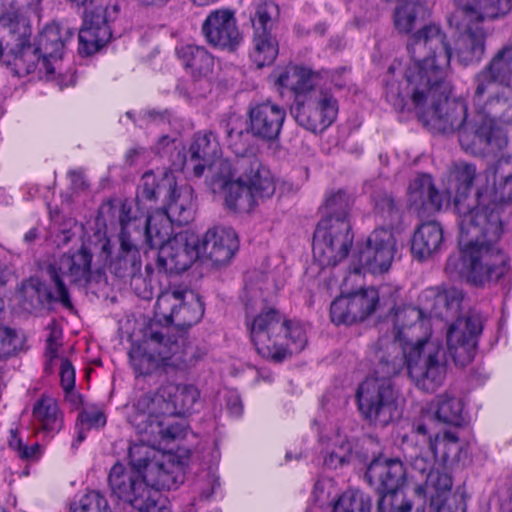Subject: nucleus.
I'll return each instance as SVG.
<instances>
[{
	"label": "nucleus",
	"instance_id": "nucleus-1",
	"mask_svg": "<svg viewBox=\"0 0 512 512\" xmlns=\"http://www.w3.org/2000/svg\"><path fill=\"white\" fill-rule=\"evenodd\" d=\"M412 63L401 81L394 78L395 64L387 72L385 96L398 111L411 101L419 120L431 132L456 134L461 147L471 153L481 152L475 112H468L465 101L452 98L448 80L452 47L446 34L428 26L415 34L409 46Z\"/></svg>",
	"mask_w": 512,
	"mask_h": 512
},
{
	"label": "nucleus",
	"instance_id": "nucleus-2",
	"mask_svg": "<svg viewBox=\"0 0 512 512\" xmlns=\"http://www.w3.org/2000/svg\"><path fill=\"white\" fill-rule=\"evenodd\" d=\"M373 373L357 388L356 400L361 416L370 424L385 427L397 414V396L392 379L404 365L417 388L434 392L440 387L447 372V350L438 340L416 338L415 342L400 347L388 338L376 343Z\"/></svg>",
	"mask_w": 512,
	"mask_h": 512
},
{
	"label": "nucleus",
	"instance_id": "nucleus-3",
	"mask_svg": "<svg viewBox=\"0 0 512 512\" xmlns=\"http://www.w3.org/2000/svg\"><path fill=\"white\" fill-rule=\"evenodd\" d=\"M511 201L500 197L495 182L491 191L478 190L471 204L466 205L457 199L460 253L449 256L445 267L447 272L463 271L466 264L503 249L500 246L504 231L503 213L505 202Z\"/></svg>",
	"mask_w": 512,
	"mask_h": 512
},
{
	"label": "nucleus",
	"instance_id": "nucleus-4",
	"mask_svg": "<svg viewBox=\"0 0 512 512\" xmlns=\"http://www.w3.org/2000/svg\"><path fill=\"white\" fill-rule=\"evenodd\" d=\"M247 325L257 353L275 362L301 352L307 343L302 326L287 320L275 308L263 309Z\"/></svg>",
	"mask_w": 512,
	"mask_h": 512
},
{
	"label": "nucleus",
	"instance_id": "nucleus-5",
	"mask_svg": "<svg viewBox=\"0 0 512 512\" xmlns=\"http://www.w3.org/2000/svg\"><path fill=\"white\" fill-rule=\"evenodd\" d=\"M411 477L417 482L415 493L428 501L435 512H466L462 494H450L453 481L441 463L434 461L429 452L422 455L409 454Z\"/></svg>",
	"mask_w": 512,
	"mask_h": 512
},
{
	"label": "nucleus",
	"instance_id": "nucleus-6",
	"mask_svg": "<svg viewBox=\"0 0 512 512\" xmlns=\"http://www.w3.org/2000/svg\"><path fill=\"white\" fill-rule=\"evenodd\" d=\"M166 328L151 325L144 334L141 345L129 351L131 366L137 376L161 375L168 368H182L189 364L178 355L179 344L165 332Z\"/></svg>",
	"mask_w": 512,
	"mask_h": 512
},
{
	"label": "nucleus",
	"instance_id": "nucleus-7",
	"mask_svg": "<svg viewBox=\"0 0 512 512\" xmlns=\"http://www.w3.org/2000/svg\"><path fill=\"white\" fill-rule=\"evenodd\" d=\"M92 258L91 243L83 244L73 254H63L57 262L47 267V274L54 285L55 293L44 286L37 287L36 292L39 296L43 295L48 302H59L64 308L73 310V303L63 277H68L76 286L86 287L91 279Z\"/></svg>",
	"mask_w": 512,
	"mask_h": 512
},
{
	"label": "nucleus",
	"instance_id": "nucleus-8",
	"mask_svg": "<svg viewBox=\"0 0 512 512\" xmlns=\"http://www.w3.org/2000/svg\"><path fill=\"white\" fill-rule=\"evenodd\" d=\"M0 31L7 32L14 41L13 47L5 54V65L18 77L34 72L42 56L30 43L28 19L14 11L5 12L0 16Z\"/></svg>",
	"mask_w": 512,
	"mask_h": 512
},
{
	"label": "nucleus",
	"instance_id": "nucleus-9",
	"mask_svg": "<svg viewBox=\"0 0 512 512\" xmlns=\"http://www.w3.org/2000/svg\"><path fill=\"white\" fill-rule=\"evenodd\" d=\"M354 240L350 221L321 219L313 235V257L321 268L335 267L349 254Z\"/></svg>",
	"mask_w": 512,
	"mask_h": 512
},
{
	"label": "nucleus",
	"instance_id": "nucleus-10",
	"mask_svg": "<svg viewBox=\"0 0 512 512\" xmlns=\"http://www.w3.org/2000/svg\"><path fill=\"white\" fill-rule=\"evenodd\" d=\"M477 120L481 152L489 147L501 148L505 139L497 121L512 123V89H505L489 96L482 108L474 110Z\"/></svg>",
	"mask_w": 512,
	"mask_h": 512
},
{
	"label": "nucleus",
	"instance_id": "nucleus-11",
	"mask_svg": "<svg viewBox=\"0 0 512 512\" xmlns=\"http://www.w3.org/2000/svg\"><path fill=\"white\" fill-rule=\"evenodd\" d=\"M173 387L160 386L154 392H147L137 397L128 414V422L139 435H158L160 422L171 418L174 408L170 405V391Z\"/></svg>",
	"mask_w": 512,
	"mask_h": 512
},
{
	"label": "nucleus",
	"instance_id": "nucleus-12",
	"mask_svg": "<svg viewBox=\"0 0 512 512\" xmlns=\"http://www.w3.org/2000/svg\"><path fill=\"white\" fill-rule=\"evenodd\" d=\"M259 173H250L246 178L238 177L221 192L226 206L233 211H249L258 199H268L275 193V183L267 167L260 164Z\"/></svg>",
	"mask_w": 512,
	"mask_h": 512
},
{
	"label": "nucleus",
	"instance_id": "nucleus-13",
	"mask_svg": "<svg viewBox=\"0 0 512 512\" xmlns=\"http://www.w3.org/2000/svg\"><path fill=\"white\" fill-rule=\"evenodd\" d=\"M108 484L113 495L139 512H152L156 508L159 495L147 487L141 473L116 463L109 472Z\"/></svg>",
	"mask_w": 512,
	"mask_h": 512
},
{
	"label": "nucleus",
	"instance_id": "nucleus-14",
	"mask_svg": "<svg viewBox=\"0 0 512 512\" xmlns=\"http://www.w3.org/2000/svg\"><path fill=\"white\" fill-rule=\"evenodd\" d=\"M204 314V306L198 296L184 290L162 292L155 304V316L159 322L175 325L181 329L198 323Z\"/></svg>",
	"mask_w": 512,
	"mask_h": 512
},
{
	"label": "nucleus",
	"instance_id": "nucleus-15",
	"mask_svg": "<svg viewBox=\"0 0 512 512\" xmlns=\"http://www.w3.org/2000/svg\"><path fill=\"white\" fill-rule=\"evenodd\" d=\"M396 250V239L391 229L376 228L355 252L353 270L355 273L382 274L387 272L394 260Z\"/></svg>",
	"mask_w": 512,
	"mask_h": 512
},
{
	"label": "nucleus",
	"instance_id": "nucleus-16",
	"mask_svg": "<svg viewBox=\"0 0 512 512\" xmlns=\"http://www.w3.org/2000/svg\"><path fill=\"white\" fill-rule=\"evenodd\" d=\"M482 331L483 320L477 312H469L450 325L447 350L456 366L465 367L473 361Z\"/></svg>",
	"mask_w": 512,
	"mask_h": 512
},
{
	"label": "nucleus",
	"instance_id": "nucleus-17",
	"mask_svg": "<svg viewBox=\"0 0 512 512\" xmlns=\"http://www.w3.org/2000/svg\"><path fill=\"white\" fill-rule=\"evenodd\" d=\"M290 112L300 126L315 133L323 131L335 121L338 102L333 95L322 91L308 98L300 96L298 102H293Z\"/></svg>",
	"mask_w": 512,
	"mask_h": 512
},
{
	"label": "nucleus",
	"instance_id": "nucleus-18",
	"mask_svg": "<svg viewBox=\"0 0 512 512\" xmlns=\"http://www.w3.org/2000/svg\"><path fill=\"white\" fill-rule=\"evenodd\" d=\"M118 221L120 226L128 227L130 235L139 232V245L147 244L150 248L160 249L169 240L173 233L172 223L162 212L153 216L132 215L131 207L126 203L121 205Z\"/></svg>",
	"mask_w": 512,
	"mask_h": 512
},
{
	"label": "nucleus",
	"instance_id": "nucleus-19",
	"mask_svg": "<svg viewBox=\"0 0 512 512\" xmlns=\"http://www.w3.org/2000/svg\"><path fill=\"white\" fill-rule=\"evenodd\" d=\"M200 239L187 232L177 233L158 250L157 268L168 275L180 274L200 258Z\"/></svg>",
	"mask_w": 512,
	"mask_h": 512
},
{
	"label": "nucleus",
	"instance_id": "nucleus-20",
	"mask_svg": "<svg viewBox=\"0 0 512 512\" xmlns=\"http://www.w3.org/2000/svg\"><path fill=\"white\" fill-rule=\"evenodd\" d=\"M452 274L465 275L475 285L485 283L500 284L507 293L512 291V267L509 257L503 249L494 250L492 254L465 265V270L454 271Z\"/></svg>",
	"mask_w": 512,
	"mask_h": 512
},
{
	"label": "nucleus",
	"instance_id": "nucleus-21",
	"mask_svg": "<svg viewBox=\"0 0 512 512\" xmlns=\"http://www.w3.org/2000/svg\"><path fill=\"white\" fill-rule=\"evenodd\" d=\"M118 12V6L112 5L85 13L83 25L78 32L79 54L91 55L110 41L112 31L109 23Z\"/></svg>",
	"mask_w": 512,
	"mask_h": 512
},
{
	"label": "nucleus",
	"instance_id": "nucleus-22",
	"mask_svg": "<svg viewBox=\"0 0 512 512\" xmlns=\"http://www.w3.org/2000/svg\"><path fill=\"white\" fill-rule=\"evenodd\" d=\"M201 32L211 46L230 52L243 40L235 13L228 8L211 11L202 23Z\"/></svg>",
	"mask_w": 512,
	"mask_h": 512
},
{
	"label": "nucleus",
	"instance_id": "nucleus-23",
	"mask_svg": "<svg viewBox=\"0 0 512 512\" xmlns=\"http://www.w3.org/2000/svg\"><path fill=\"white\" fill-rule=\"evenodd\" d=\"M379 302L376 289L368 288L341 295L330 306V317L336 325H351L372 314Z\"/></svg>",
	"mask_w": 512,
	"mask_h": 512
},
{
	"label": "nucleus",
	"instance_id": "nucleus-24",
	"mask_svg": "<svg viewBox=\"0 0 512 512\" xmlns=\"http://www.w3.org/2000/svg\"><path fill=\"white\" fill-rule=\"evenodd\" d=\"M285 119V108L271 100L250 103L247 109L250 131L254 138L262 142L277 140Z\"/></svg>",
	"mask_w": 512,
	"mask_h": 512
},
{
	"label": "nucleus",
	"instance_id": "nucleus-25",
	"mask_svg": "<svg viewBox=\"0 0 512 512\" xmlns=\"http://www.w3.org/2000/svg\"><path fill=\"white\" fill-rule=\"evenodd\" d=\"M200 257L209 260L214 266L230 262L239 249V239L231 227L215 226L206 231L200 239Z\"/></svg>",
	"mask_w": 512,
	"mask_h": 512
},
{
	"label": "nucleus",
	"instance_id": "nucleus-26",
	"mask_svg": "<svg viewBox=\"0 0 512 512\" xmlns=\"http://www.w3.org/2000/svg\"><path fill=\"white\" fill-rule=\"evenodd\" d=\"M128 227L120 226L118 235L119 250L110 261L109 270L119 278H135L141 272L142 261L140 255L139 232L129 234Z\"/></svg>",
	"mask_w": 512,
	"mask_h": 512
},
{
	"label": "nucleus",
	"instance_id": "nucleus-27",
	"mask_svg": "<svg viewBox=\"0 0 512 512\" xmlns=\"http://www.w3.org/2000/svg\"><path fill=\"white\" fill-rule=\"evenodd\" d=\"M408 203L419 216H430L441 210L445 196L435 186L432 176L418 173L408 186Z\"/></svg>",
	"mask_w": 512,
	"mask_h": 512
},
{
	"label": "nucleus",
	"instance_id": "nucleus-28",
	"mask_svg": "<svg viewBox=\"0 0 512 512\" xmlns=\"http://www.w3.org/2000/svg\"><path fill=\"white\" fill-rule=\"evenodd\" d=\"M463 29L455 42V54L458 62L463 66L478 64L486 50L487 32L475 21L462 18Z\"/></svg>",
	"mask_w": 512,
	"mask_h": 512
},
{
	"label": "nucleus",
	"instance_id": "nucleus-29",
	"mask_svg": "<svg viewBox=\"0 0 512 512\" xmlns=\"http://www.w3.org/2000/svg\"><path fill=\"white\" fill-rule=\"evenodd\" d=\"M406 470L399 459H374L367 467L365 479L382 494L389 491H403L401 486Z\"/></svg>",
	"mask_w": 512,
	"mask_h": 512
},
{
	"label": "nucleus",
	"instance_id": "nucleus-30",
	"mask_svg": "<svg viewBox=\"0 0 512 512\" xmlns=\"http://www.w3.org/2000/svg\"><path fill=\"white\" fill-rule=\"evenodd\" d=\"M142 478L149 489L159 493L161 490L178 488L184 481V473L179 463L161 454L148 464L146 471L142 473Z\"/></svg>",
	"mask_w": 512,
	"mask_h": 512
},
{
	"label": "nucleus",
	"instance_id": "nucleus-31",
	"mask_svg": "<svg viewBox=\"0 0 512 512\" xmlns=\"http://www.w3.org/2000/svg\"><path fill=\"white\" fill-rule=\"evenodd\" d=\"M74 34L75 30L55 24L47 25L39 34L37 44L34 46L42 56V66L47 76L55 72L51 59L62 58L63 49Z\"/></svg>",
	"mask_w": 512,
	"mask_h": 512
},
{
	"label": "nucleus",
	"instance_id": "nucleus-32",
	"mask_svg": "<svg viewBox=\"0 0 512 512\" xmlns=\"http://www.w3.org/2000/svg\"><path fill=\"white\" fill-rule=\"evenodd\" d=\"M220 155L221 146L216 134L212 131L199 132L189 148V158L185 160V165L192 168L196 177H200Z\"/></svg>",
	"mask_w": 512,
	"mask_h": 512
},
{
	"label": "nucleus",
	"instance_id": "nucleus-33",
	"mask_svg": "<svg viewBox=\"0 0 512 512\" xmlns=\"http://www.w3.org/2000/svg\"><path fill=\"white\" fill-rule=\"evenodd\" d=\"M260 164L256 155L236 157L233 162L227 159L215 160L210 167L215 169L211 179L213 190L221 191L238 177L246 178L250 173H259Z\"/></svg>",
	"mask_w": 512,
	"mask_h": 512
},
{
	"label": "nucleus",
	"instance_id": "nucleus-34",
	"mask_svg": "<svg viewBox=\"0 0 512 512\" xmlns=\"http://www.w3.org/2000/svg\"><path fill=\"white\" fill-rule=\"evenodd\" d=\"M219 127L224 133L225 143L236 157L254 155L252 153L253 135L248 121L240 115L230 114L220 120Z\"/></svg>",
	"mask_w": 512,
	"mask_h": 512
},
{
	"label": "nucleus",
	"instance_id": "nucleus-35",
	"mask_svg": "<svg viewBox=\"0 0 512 512\" xmlns=\"http://www.w3.org/2000/svg\"><path fill=\"white\" fill-rule=\"evenodd\" d=\"M316 77L317 74L311 69L288 66L275 75V84L281 88H289L294 93V102H298L300 96L308 98L311 94L323 91L315 88Z\"/></svg>",
	"mask_w": 512,
	"mask_h": 512
},
{
	"label": "nucleus",
	"instance_id": "nucleus-36",
	"mask_svg": "<svg viewBox=\"0 0 512 512\" xmlns=\"http://www.w3.org/2000/svg\"><path fill=\"white\" fill-rule=\"evenodd\" d=\"M176 186V179L172 172H162L156 175L153 171L145 172L137 187L136 201L156 202L160 198L172 196Z\"/></svg>",
	"mask_w": 512,
	"mask_h": 512
},
{
	"label": "nucleus",
	"instance_id": "nucleus-37",
	"mask_svg": "<svg viewBox=\"0 0 512 512\" xmlns=\"http://www.w3.org/2000/svg\"><path fill=\"white\" fill-rule=\"evenodd\" d=\"M443 244V230L435 221L421 224L414 232L411 244V253L414 258L423 261L441 249Z\"/></svg>",
	"mask_w": 512,
	"mask_h": 512
},
{
	"label": "nucleus",
	"instance_id": "nucleus-38",
	"mask_svg": "<svg viewBox=\"0 0 512 512\" xmlns=\"http://www.w3.org/2000/svg\"><path fill=\"white\" fill-rule=\"evenodd\" d=\"M429 16L430 11L427 5L420 1L407 2L396 9L394 13V24L400 33H410L417 26L423 25L410 37L407 47L409 46L415 34L420 32L425 27L433 26V24H425ZM434 26L438 27L442 31L438 25L434 24ZM407 50L409 51L408 48Z\"/></svg>",
	"mask_w": 512,
	"mask_h": 512
},
{
	"label": "nucleus",
	"instance_id": "nucleus-39",
	"mask_svg": "<svg viewBox=\"0 0 512 512\" xmlns=\"http://www.w3.org/2000/svg\"><path fill=\"white\" fill-rule=\"evenodd\" d=\"M423 311L414 306L397 308L393 314L394 339L389 342H396L400 347L415 342L413 331L421 329Z\"/></svg>",
	"mask_w": 512,
	"mask_h": 512
},
{
	"label": "nucleus",
	"instance_id": "nucleus-40",
	"mask_svg": "<svg viewBox=\"0 0 512 512\" xmlns=\"http://www.w3.org/2000/svg\"><path fill=\"white\" fill-rule=\"evenodd\" d=\"M457 6L461 18L479 24L486 18L495 19L505 15L511 9L510 0H474L473 3L457 0Z\"/></svg>",
	"mask_w": 512,
	"mask_h": 512
},
{
	"label": "nucleus",
	"instance_id": "nucleus-41",
	"mask_svg": "<svg viewBox=\"0 0 512 512\" xmlns=\"http://www.w3.org/2000/svg\"><path fill=\"white\" fill-rule=\"evenodd\" d=\"M176 55L193 78L208 76L214 66V58L203 46L186 44L176 47Z\"/></svg>",
	"mask_w": 512,
	"mask_h": 512
},
{
	"label": "nucleus",
	"instance_id": "nucleus-42",
	"mask_svg": "<svg viewBox=\"0 0 512 512\" xmlns=\"http://www.w3.org/2000/svg\"><path fill=\"white\" fill-rule=\"evenodd\" d=\"M425 297L433 299L430 308L431 315L444 319L454 317L459 313L464 295L461 290L451 287L443 291L429 289L426 291Z\"/></svg>",
	"mask_w": 512,
	"mask_h": 512
},
{
	"label": "nucleus",
	"instance_id": "nucleus-43",
	"mask_svg": "<svg viewBox=\"0 0 512 512\" xmlns=\"http://www.w3.org/2000/svg\"><path fill=\"white\" fill-rule=\"evenodd\" d=\"M279 53V44L271 32L253 31L250 59L258 68L271 65Z\"/></svg>",
	"mask_w": 512,
	"mask_h": 512
},
{
	"label": "nucleus",
	"instance_id": "nucleus-44",
	"mask_svg": "<svg viewBox=\"0 0 512 512\" xmlns=\"http://www.w3.org/2000/svg\"><path fill=\"white\" fill-rule=\"evenodd\" d=\"M433 420L430 416L423 417L419 419L418 421L414 422L412 432L415 433L417 436H420L421 442L425 447H412L407 442L404 446V456L405 460L410 466V461L408 459L409 454H416V455H422L426 454L427 452L431 453L433 455L434 461L436 463H439L437 461V455H436V441L438 434L434 433L431 428Z\"/></svg>",
	"mask_w": 512,
	"mask_h": 512
},
{
	"label": "nucleus",
	"instance_id": "nucleus-45",
	"mask_svg": "<svg viewBox=\"0 0 512 512\" xmlns=\"http://www.w3.org/2000/svg\"><path fill=\"white\" fill-rule=\"evenodd\" d=\"M434 416L438 422L456 427L465 422L461 400L448 393L437 396Z\"/></svg>",
	"mask_w": 512,
	"mask_h": 512
},
{
	"label": "nucleus",
	"instance_id": "nucleus-46",
	"mask_svg": "<svg viewBox=\"0 0 512 512\" xmlns=\"http://www.w3.org/2000/svg\"><path fill=\"white\" fill-rule=\"evenodd\" d=\"M33 417L39 428L47 434H55L61 429L62 420L56 401L52 398L42 397L33 407Z\"/></svg>",
	"mask_w": 512,
	"mask_h": 512
},
{
	"label": "nucleus",
	"instance_id": "nucleus-47",
	"mask_svg": "<svg viewBox=\"0 0 512 512\" xmlns=\"http://www.w3.org/2000/svg\"><path fill=\"white\" fill-rule=\"evenodd\" d=\"M166 202L165 210L162 213L169 218L171 223L178 226L186 225L193 219V211L188 195L178 192L177 185L172 196L163 199Z\"/></svg>",
	"mask_w": 512,
	"mask_h": 512
},
{
	"label": "nucleus",
	"instance_id": "nucleus-48",
	"mask_svg": "<svg viewBox=\"0 0 512 512\" xmlns=\"http://www.w3.org/2000/svg\"><path fill=\"white\" fill-rule=\"evenodd\" d=\"M165 387H173L175 390L170 391L169 402L174 408L171 417L183 416L190 412L194 404L199 398V392L193 385H175L167 384Z\"/></svg>",
	"mask_w": 512,
	"mask_h": 512
},
{
	"label": "nucleus",
	"instance_id": "nucleus-49",
	"mask_svg": "<svg viewBox=\"0 0 512 512\" xmlns=\"http://www.w3.org/2000/svg\"><path fill=\"white\" fill-rule=\"evenodd\" d=\"M449 175L450 179L455 182V202L457 199H461L465 203L477 175L475 165L464 161L455 162L449 170Z\"/></svg>",
	"mask_w": 512,
	"mask_h": 512
},
{
	"label": "nucleus",
	"instance_id": "nucleus-50",
	"mask_svg": "<svg viewBox=\"0 0 512 512\" xmlns=\"http://www.w3.org/2000/svg\"><path fill=\"white\" fill-rule=\"evenodd\" d=\"M140 436L139 443L129 446L128 458L132 467L131 470L142 474L146 471L148 464L157 459L161 453L154 448L157 444H150L148 441H145L144 435Z\"/></svg>",
	"mask_w": 512,
	"mask_h": 512
},
{
	"label": "nucleus",
	"instance_id": "nucleus-51",
	"mask_svg": "<svg viewBox=\"0 0 512 512\" xmlns=\"http://www.w3.org/2000/svg\"><path fill=\"white\" fill-rule=\"evenodd\" d=\"M495 76L486 66L474 76L473 110L482 108L483 104L487 101V94L493 93L495 88L501 85L499 78Z\"/></svg>",
	"mask_w": 512,
	"mask_h": 512
},
{
	"label": "nucleus",
	"instance_id": "nucleus-52",
	"mask_svg": "<svg viewBox=\"0 0 512 512\" xmlns=\"http://www.w3.org/2000/svg\"><path fill=\"white\" fill-rule=\"evenodd\" d=\"M279 16V7L272 0H263L254 5V12L250 15L253 31L271 32L273 23Z\"/></svg>",
	"mask_w": 512,
	"mask_h": 512
},
{
	"label": "nucleus",
	"instance_id": "nucleus-53",
	"mask_svg": "<svg viewBox=\"0 0 512 512\" xmlns=\"http://www.w3.org/2000/svg\"><path fill=\"white\" fill-rule=\"evenodd\" d=\"M499 78L501 85L510 86L512 81V43L502 47L486 65Z\"/></svg>",
	"mask_w": 512,
	"mask_h": 512
},
{
	"label": "nucleus",
	"instance_id": "nucleus-54",
	"mask_svg": "<svg viewBox=\"0 0 512 512\" xmlns=\"http://www.w3.org/2000/svg\"><path fill=\"white\" fill-rule=\"evenodd\" d=\"M372 500L359 490H347L337 500L333 512H371Z\"/></svg>",
	"mask_w": 512,
	"mask_h": 512
},
{
	"label": "nucleus",
	"instance_id": "nucleus-55",
	"mask_svg": "<svg viewBox=\"0 0 512 512\" xmlns=\"http://www.w3.org/2000/svg\"><path fill=\"white\" fill-rule=\"evenodd\" d=\"M350 205V196L344 190H338L327 196L324 207L325 215L322 219L349 221Z\"/></svg>",
	"mask_w": 512,
	"mask_h": 512
},
{
	"label": "nucleus",
	"instance_id": "nucleus-56",
	"mask_svg": "<svg viewBox=\"0 0 512 512\" xmlns=\"http://www.w3.org/2000/svg\"><path fill=\"white\" fill-rule=\"evenodd\" d=\"M496 190L502 199H512V156L500 158L494 165Z\"/></svg>",
	"mask_w": 512,
	"mask_h": 512
},
{
	"label": "nucleus",
	"instance_id": "nucleus-57",
	"mask_svg": "<svg viewBox=\"0 0 512 512\" xmlns=\"http://www.w3.org/2000/svg\"><path fill=\"white\" fill-rule=\"evenodd\" d=\"M412 507L404 491L384 492L377 501V512H412Z\"/></svg>",
	"mask_w": 512,
	"mask_h": 512
},
{
	"label": "nucleus",
	"instance_id": "nucleus-58",
	"mask_svg": "<svg viewBox=\"0 0 512 512\" xmlns=\"http://www.w3.org/2000/svg\"><path fill=\"white\" fill-rule=\"evenodd\" d=\"M374 201L375 211L384 221H387L390 225H394L400 221V205L392 194L379 192L375 195Z\"/></svg>",
	"mask_w": 512,
	"mask_h": 512
},
{
	"label": "nucleus",
	"instance_id": "nucleus-59",
	"mask_svg": "<svg viewBox=\"0 0 512 512\" xmlns=\"http://www.w3.org/2000/svg\"><path fill=\"white\" fill-rule=\"evenodd\" d=\"M24 337L15 329L0 324V360L15 356L23 347Z\"/></svg>",
	"mask_w": 512,
	"mask_h": 512
},
{
	"label": "nucleus",
	"instance_id": "nucleus-60",
	"mask_svg": "<svg viewBox=\"0 0 512 512\" xmlns=\"http://www.w3.org/2000/svg\"><path fill=\"white\" fill-rule=\"evenodd\" d=\"M70 512H112L107 499L98 491H89L78 503L70 507Z\"/></svg>",
	"mask_w": 512,
	"mask_h": 512
},
{
	"label": "nucleus",
	"instance_id": "nucleus-61",
	"mask_svg": "<svg viewBox=\"0 0 512 512\" xmlns=\"http://www.w3.org/2000/svg\"><path fill=\"white\" fill-rule=\"evenodd\" d=\"M166 420H162L160 422L161 432L158 435H144L145 441H148L150 444H161L162 440H175L179 437L184 436V426L178 422H170Z\"/></svg>",
	"mask_w": 512,
	"mask_h": 512
},
{
	"label": "nucleus",
	"instance_id": "nucleus-62",
	"mask_svg": "<svg viewBox=\"0 0 512 512\" xmlns=\"http://www.w3.org/2000/svg\"><path fill=\"white\" fill-rule=\"evenodd\" d=\"M78 421L90 428H101L106 424V416L100 409H85L78 415Z\"/></svg>",
	"mask_w": 512,
	"mask_h": 512
},
{
	"label": "nucleus",
	"instance_id": "nucleus-63",
	"mask_svg": "<svg viewBox=\"0 0 512 512\" xmlns=\"http://www.w3.org/2000/svg\"><path fill=\"white\" fill-rule=\"evenodd\" d=\"M61 384L65 391H70L75 385V370L68 359H62L60 366Z\"/></svg>",
	"mask_w": 512,
	"mask_h": 512
},
{
	"label": "nucleus",
	"instance_id": "nucleus-64",
	"mask_svg": "<svg viewBox=\"0 0 512 512\" xmlns=\"http://www.w3.org/2000/svg\"><path fill=\"white\" fill-rule=\"evenodd\" d=\"M443 443L447 451L443 455V459H456L458 457L460 447L458 445V437L454 432H445L443 436Z\"/></svg>",
	"mask_w": 512,
	"mask_h": 512
}]
</instances>
